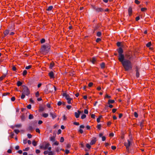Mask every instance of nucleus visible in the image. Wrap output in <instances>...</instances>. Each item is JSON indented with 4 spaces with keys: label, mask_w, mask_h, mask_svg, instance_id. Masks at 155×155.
<instances>
[{
    "label": "nucleus",
    "mask_w": 155,
    "mask_h": 155,
    "mask_svg": "<svg viewBox=\"0 0 155 155\" xmlns=\"http://www.w3.org/2000/svg\"><path fill=\"white\" fill-rule=\"evenodd\" d=\"M55 150L57 152H59L61 150H62L63 151H64V149H60L59 147H55Z\"/></svg>",
    "instance_id": "obj_14"
},
{
    "label": "nucleus",
    "mask_w": 155,
    "mask_h": 155,
    "mask_svg": "<svg viewBox=\"0 0 155 155\" xmlns=\"http://www.w3.org/2000/svg\"><path fill=\"white\" fill-rule=\"evenodd\" d=\"M36 153L38 154L40 152V151L38 149L36 150L35 151Z\"/></svg>",
    "instance_id": "obj_63"
},
{
    "label": "nucleus",
    "mask_w": 155,
    "mask_h": 155,
    "mask_svg": "<svg viewBox=\"0 0 155 155\" xmlns=\"http://www.w3.org/2000/svg\"><path fill=\"white\" fill-rule=\"evenodd\" d=\"M55 140V138L54 137H50V140L52 142H54Z\"/></svg>",
    "instance_id": "obj_24"
},
{
    "label": "nucleus",
    "mask_w": 155,
    "mask_h": 155,
    "mask_svg": "<svg viewBox=\"0 0 155 155\" xmlns=\"http://www.w3.org/2000/svg\"><path fill=\"white\" fill-rule=\"evenodd\" d=\"M78 132L81 134L83 133V130L81 128H80V129L78 130Z\"/></svg>",
    "instance_id": "obj_51"
},
{
    "label": "nucleus",
    "mask_w": 155,
    "mask_h": 155,
    "mask_svg": "<svg viewBox=\"0 0 155 155\" xmlns=\"http://www.w3.org/2000/svg\"><path fill=\"white\" fill-rule=\"evenodd\" d=\"M15 99V97H13L11 98V100L12 101H14Z\"/></svg>",
    "instance_id": "obj_58"
},
{
    "label": "nucleus",
    "mask_w": 155,
    "mask_h": 155,
    "mask_svg": "<svg viewBox=\"0 0 155 155\" xmlns=\"http://www.w3.org/2000/svg\"><path fill=\"white\" fill-rule=\"evenodd\" d=\"M95 10L97 12H102L104 10L101 8H95Z\"/></svg>",
    "instance_id": "obj_9"
},
{
    "label": "nucleus",
    "mask_w": 155,
    "mask_h": 155,
    "mask_svg": "<svg viewBox=\"0 0 155 155\" xmlns=\"http://www.w3.org/2000/svg\"><path fill=\"white\" fill-rule=\"evenodd\" d=\"M53 8V7L52 6H49L47 9V10L48 11H50Z\"/></svg>",
    "instance_id": "obj_23"
},
{
    "label": "nucleus",
    "mask_w": 155,
    "mask_h": 155,
    "mask_svg": "<svg viewBox=\"0 0 155 155\" xmlns=\"http://www.w3.org/2000/svg\"><path fill=\"white\" fill-rule=\"evenodd\" d=\"M96 61V58L95 57H93L91 60L92 63L93 64H94Z\"/></svg>",
    "instance_id": "obj_15"
},
{
    "label": "nucleus",
    "mask_w": 155,
    "mask_h": 155,
    "mask_svg": "<svg viewBox=\"0 0 155 155\" xmlns=\"http://www.w3.org/2000/svg\"><path fill=\"white\" fill-rule=\"evenodd\" d=\"M84 112L85 114H88V111L87 109H85L84 111Z\"/></svg>",
    "instance_id": "obj_54"
},
{
    "label": "nucleus",
    "mask_w": 155,
    "mask_h": 155,
    "mask_svg": "<svg viewBox=\"0 0 155 155\" xmlns=\"http://www.w3.org/2000/svg\"><path fill=\"white\" fill-rule=\"evenodd\" d=\"M91 118L94 119L95 118V115L94 114H92L91 115Z\"/></svg>",
    "instance_id": "obj_45"
},
{
    "label": "nucleus",
    "mask_w": 155,
    "mask_h": 155,
    "mask_svg": "<svg viewBox=\"0 0 155 155\" xmlns=\"http://www.w3.org/2000/svg\"><path fill=\"white\" fill-rule=\"evenodd\" d=\"M114 102L115 101L114 100L110 99L108 101V104H113Z\"/></svg>",
    "instance_id": "obj_17"
},
{
    "label": "nucleus",
    "mask_w": 155,
    "mask_h": 155,
    "mask_svg": "<svg viewBox=\"0 0 155 155\" xmlns=\"http://www.w3.org/2000/svg\"><path fill=\"white\" fill-rule=\"evenodd\" d=\"M147 10V8H141V11L142 12H145Z\"/></svg>",
    "instance_id": "obj_30"
},
{
    "label": "nucleus",
    "mask_w": 155,
    "mask_h": 155,
    "mask_svg": "<svg viewBox=\"0 0 155 155\" xmlns=\"http://www.w3.org/2000/svg\"><path fill=\"white\" fill-rule=\"evenodd\" d=\"M9 33V30H5L4 32L5 36H7V35H8Z\"/></svg>",
    "instance_id": "obj_19"
},
{
    "label": "nucleus",
    "mask_w": 155,
    "mask_h": 155,
    "mask_svg": "<svg viewBox=\"0 0 155 155\" xmlns=\"http://www.w3.org/2000/svg\"><path fill=\"white\" fill-rule=\"evenodd\" d=\"M102 117V116H100L99 117L97 118V121L98 123L100 122V120L101 118Z\"/></svg>",
    "instance_id": "obj_26"
},
{
    "label": "nucleus",
    "mask_w": 155,
    "mask_h": 155,
    "mask_svg": "<svg viewBox=\"0 0 155 155\" xmlns=\"http://www.w3.org/2000/svg\"><path fill=\"white\" fill-rule=\"evenodd\" d=\"M66 107L68 110H69L71 107V105H68L66 106Z\"/></svg>",
    "instance_id": "obj_50"
},
{
    "label": "nucleus",
    "mask_w": 155,
    "mask_h": 155,
    "mask_svg": "<svg viewBox=\"0 0 155 155\" xmlns=\"http://www.w3.org/2000/svg\"><path fill=\"white\" fill-rule=\"evenodd\" d=\"M126 56L128 59V60L130 61L132 58V56L130 54L126 55Z\"/></svg>",
    "instance_id": "obj_10"
},
{
    "label": "nucleus",
    "mask_w": 155,
    "mask_h": 155,
    "mask_svg": "<svg viewBox=\"0 0 155 155\" xmlns=\"http://www.w3.org/2000/svg\"><path fill=\"white\" fill-rule=\"evenodd\" d=\"M86 147L87 148L89 149H90V148H91V145L88 143H87L86 144Z\"/></svg>",
    "instance_id": "obj_36"
},
{
    "label": "nucleus",
    "mask_w": 155,
    "mask_h": 155,
    "mask_svg": "<svg viewBox=\"0 0 155 155\" xmlns=\"http://www.w3.org/2000/svg\"><path fill=\"white\" fill-rule=\"evenodd\" d=\"M32 144L34 146H36L37 145V142H35V140H33L32 142Z\"/></svg>",
    "instance_id": "obj_33"
},
{
    "label": "nucleus",
    "mask_w": 155,
    "mask_h": 155,
    "mask_svg": "<svg viewBox=\"0 0 155 155\" xmlns=\"http://www.w3.org/2000/svg\"><path fill=\"white\" fill-rule=\"evenodd\" d=\"M97 141V139L95 137H94L93 139L91 140L90 144L91 145L94 144Z\"/></svg>",
    "instance_id": "obj_8"
},
{
    "label": "nucleus",
    "mask_w": 155,
    "mask_h": 155,
    "mask_svg": "<svg viewBox=\"0 0 155 155\" xmlns=\"http://www.w3.org/2000/svg\"><path fill=\"white\" fill-rule=\"evenodd\" d=\"M81 113V111L80 110H78L77 112H75L74 113V115L76 118H78L80 116Z\"/></svg>",
    "instance_id": "obj_7"
},
{
    "label": "nucleus",
    "mask_w": 155,
    "mask_h": 155,
    "mask_svg": "<svg viewBox=\"0 0 155 155\" xmlns=\"http://www.w3.org/2000/svg\"><path fill=\"white\" fill-rule=\"evenodd\" d=\"M31 67V65H28V66H26L25 68V69H28L30 68Z\"/></svg>",
    "instance_id": "obj_39"
},
{
    "label": "nucleus",
    "mask_w": 155,
    "mask_h": 155,
    "mask_svg": "<svg viewBox=\"0 0 155 155\" xmlns=\"http://www.w3.org/2000/svg\"><path fill=\"white\" fill-rule=\"evenodd\" d=\"M93 84L92 82H90L89 83L88 86L89 87H91L93 86Z\"/></svg>",
    "instance_id": "obj_38"
},
{
    "label": "nucleus",
    "mask_w": 155,
    "mask_h": 155,
    "mask_svg": "<svg viewBox=\"0 0 155 155\" xmlns=\"http://www.w3.org/2000/svg\"><path fill=\"white\" fill-rule=\"evenodd\" d=\"M36 132L39 133H40V130L38 128H36L35 130Z\"/></svg>",
    "instance_id": "obj_59"
},
{
    "label": "nucleus",
    "mask_w": 155,
    "mask_h": 155,
    "mask_svg": "<svg viewBox=\"0 0 155 155\" xmlns=\"http://www.w3.org/2000/svg\"><path fill=\"white\" fill-rule=\"evenodd\" d=\"M14 131L15 133L17 134H18L19 132V131L18 130H14Z\"/></svg>",
    "instance_id": "obj_52"
},
{
    "label": "nucleus",
    "mask_w": 155,
    "mask_h": 155,
    "mask_svg": "<svg viewBox=\"0 0 155 155\" xmlns=\"http://www.w3.org/2000/svg\"><path fill=\"white\" fill-rule=\"evenodd\" d=\"M111 124V122L110 121H109L107 123V125L108 126H110Z\"/></svg>",
    "instance_id": "obj_62"
},
{
    "label": "nucleus",
    "mask_w": 155,
    "mask_h": 155,
    "mask_svg": "<svg viewBox=\"0 0 155 155\" xmlns=\"http://www.w3.org/2000/svg\"><path fill=\"white\" fill-rule=\"evenodd\" d=\"M44 110V108L43 107H39V111L41 112L43 111Z\"/></svg>",
    "instance_id": "obj_22"
},
{
    "label": "nucleus",
    "mask_w": 155,
    "mask_h": 155,
    "mask_svg": "<svg viewBox=\"0 0 155 155\" xmlns=\"http://www.w3.org/2000/svg\"><path fill=\"white\" fill-rule=\"evenodd\" d=\"M48 153H49V152H48V151H46V150L44 151L43 153L44 154H45V155H46L47 154H48Z\"/></svg>",
    "instance_id": "obj_57"
},
{
    "label": "nucleus",
    "mask_w": 155,
    "mask_h": 155,
    "mask_svg": "<svg viewBox=\"0 0 155 155\" xmlns=\"http://www.w3.org/2000/svg\"><path fill=\"white\" fill-rule=\"evenodd\" d=\"M111 97L110 96L108 95V94H106L105 96V98H110Z\"/></svg>",
    "instance_id": "obj_42"
},
{
    "label": "nucleus",
    "mask_w": 155,
    "mask_h": 155,
    "mask_svg": "<svg viewBox=\"0 0 155 155\" xmlns=\"http://www.w3.org/2000/svg\"><path fill=\"white\" fill-rule=\"evenodd\" d=\"M29 147H27L25 149L23 150V151H28L29 150Z\"/></svg>",
    "instance_id": "obj_60"
},
{
    "label": "nucleus",
    "mask_w": 155,
    "mask_h": 155,
    "mask_svg": "<svg viewBox=\"0 0 155 155\" xmlns=\"http://www.w3.org/2000/svg\"><path fill=\"white\" fill-rule=\"evenodd\" d=\"M7 74H4L3 75L0 77V81L2 80L6 76Z\"/></svg>",
    "instance_id": "obj_13"
},
{
    "label": "nucleus",
    "mask_w": 155,
    "mask_h": 155,
    "mask_svg": "<svg viewBox=\"0 0 155 155\" xmlns=\"http://www.w3.org/2000/svg\"><path fill=\"white\" fill-rule=\"evenodd\" d=\"M54 66V63L53 62H51L50 63V65L49 66L50 68L51 69Z\"/></svg>",
    "instance_id": "obj_28"
},
{
    "label": "nucleus",
    "mask_w": 155,
    "mask_h": 155,
    "mask_svg": "<svg viewBox=\"0 0 155 155\" xmlns=\"http://www.w3.org/2000/svg\"><path fill=\"white\" fill-rule=\"evenodd\" d=\"M34 117L33 116L32 114H30L29 116V119H32Z\"/></svg>",
    "instance_id": "obj_35"
},
{
    "label": "nucleus",
    "mask_w": 155,
    "mask_h": 155,
    "mask_svg": "<svg viewBox=\"0 0 155 155\" xmlns=\"http://www.w3.org/2000/svg\"><path fill=\"white\" fill-rule=\"evenodd\" d=\"M23 90L21 98V99H23L25 97V95L28 96L30 94V92L28 88L25 85H23Z\"/></svg>",
    "instance_id": "obj_2"
},
{
    "label": "nucleus",
    "mask_w": 155,
    "mask_h": 155,
    "mask_svg": "<svg viewBox=\"0 0 155 155\" xmlns=\"http://www.w3.org/2000/svg\"><path fill=\"white\" fill-rule=\"evenodd\" d=\"M135 3L136 4L138 5L140 3V2L138 0H135Z\"/></svg>",
    "instance_id": "obj_44"
},
{
    "label": "nucleus",
    "mask_w": 155,
    "mask_h": 155,
    "mask_svg": "<svg viewBox=\"0 0 155 155\" xmlns=\"http://www.w3.org/2000/svg\"><path fill=\"white\" fill-rule=\"evenodd\" d=\"M132 141L130 140H128L127 142H124V145L126 147L127 150L129 152V147L131 145Z\"/></svg>",
    "instance_id": "obj_6"
},
{
    "label": "nucleus",
    "mask_w": 155,
    "mask_h": 155,
    "mask_svg": "<svg viewBox=\"0 0 155 155\" xmlns=\"http://www.w3.org/2000/svg\"><path fill=\"white\" fill-rule=\"evenodd\" d=\"M128 12L129 16H131V15L132 12V10L131 7H130L129 8Z\"/></svg>",
    "instance_id": "obj_11"
},
{
    "label": "nucleus",
    "mask_w": 155,
    "mask_h": 155,
    "mask_svg": "<svg viewBox=\"0 0 155 155\" xmlns=\"http://www.w3.org/2000/svg\"><path fill=\"white\" fill-rule=\"evenodd\" d=\"M45 42V40L44 38H42L41 40V43L42 44L44 43Z\"/></svg>",
    "instance_id": "obj_41"
},
{
    "label": "nucleus",
    "mask_w": 155,
    "mask_h": 155,
    "mask_svg": "<svg viewBox=\"0 0 155 155\" xmlns=\"http://www.w3.org/2000/svg\"><path fill=\"white\" fill-rule=\"evenodd\" d=\"M22 84V83L21 81H18L17 82V85L18 86H20Z\"/></svg>",
    "instance_id": "obj_25"
},
{
    "label": "nucleus",
    "mask_w": 155,
    "mask_h": 155,
    "mask_svg": "<svg viewBox=\"0 0 155 155\" xmlns=\"http://www.w3.org/2000/svg\"><path fill=\"white\" fill-rule=\"evenodd\" d=\"M140 74L138 72V69L137 68H136V76L137 78H138L139 77Z\"/></svg>",
    "instance_id": "obj_18"
},
{
    "label": "nucleus",
    "mask_w": 155,
    "mask_h": 155,
    "mask_svg": "<svg viewBox=\"0 0 155 155\" xmlns=\"http://www.w3.org/2000/svg\"><path fill=\"white\" fill-rule=\"evenodd\" d=\"M62 96L65 97V98L67 101L68 103V104H71L72 103L71 101H72V98H71L70 96L65 93H63Z\"/></svg>",
    "instance_id": "obj_5"
},
{
    "label": "nucleus",
    "mask_w": 155,
    "mask_h": 155,
    "mask_svg": "<svg viewBox=\"0 0 155 155\" xmlns=\"http://www.w3.org/2000/svg\"><path fill=\"white\" fill-rule=\"evenodd\" d=\"M21 120L23 121H24L25 120V117L24 115H22L21 116Z\"/></svg>",
    "instance_id": "obj_20"
},
{
    "label": "nucleus",
    "mask_w": 155,
    "mask_h": 155,
    "mask_svg": "<svg viewBox=\"0 0 155 155\" xmlns=\"http://www.w3.org/2000/svg\"><path fill=\"white\" fill-rule=\"evenodd\" d=\"M151 42H149L146 44V46L147 47H149L151 46Z\"/></svg>",
    "instance_id": "obj_27"
},
{
    "label": "nucleus",
    "mask_w": 155,
    "mask_h": 155,
    "mask_svg": "<svg viewBox=\"0 0 155 155\" xmlns=\"http://www.w3.org/2000/svg\"><path fill=\"white\" fill-rule=\"evenodd\" d=\"M64 141V138L62 137H61L60 138V141L61 142H63Z\"/></svg>",
    "instance_id": "obj_55"
},
{
    "label": "nucleus",
    "mask_w": 155,
    "mask_h": 155,
    "mask_svg": "<svg viewBox=\"0 0 155 155\" xmlns=\"http://www.w3.org/2000/svg\"><path fill=\"white\" fill-rule=\"evenodd\" d=\"M65 152L66 154H68L69 153V151L68 150H66L65 151Z\"/></svg>",
    "instance_id": "obj_48"
},
{
    "label": "nucleus",
    "mask_w": 155,
    "mask_h": 155,
    "mask_svg": "<svg viewBox=\"0 0 155 155\" xmlns=\"http://www.w3.org/2000/svg\"><path fill=\"white\" fill-rule=\"evenodd\" d=\"M53 153L52 151H50L49 152L48 155H53Z\"/></svg>",
    "instance_id": "obj_64"
},
{
    "label": "nucleus",
    "mask_w": 155,
    "mask_h": 155,
    "mask_svg": "<svg viewBox=\"0 0 155 155\" xmlns=\"http://www.w3.org/2000/svg\"><path fill=\"white\" fill-rule=\"evenodd\" d=\"M101 67L102 68H104L105 67V64L104 63H102L101 64Z\"/></svg>",
    "instance_id": "obj_31"
},
{
    "label": "nucleus",
    "mask_w": 155,
    "mask_h": 155,
    "mask_svg": "<svg viewBox=\"0 0 155 155\" xmlns=\"http://www.w3.org/2000/svg\"><path fill=\"white\" fill-rule=\"evenodd\" d=\"M27 72L26 70H24L23 71L22 75L23 76H25L27 74Z\"/></svg>",
    "instance_id": "obj_32"
},
{
    "label": "nucleus",
    "mask_w": 155,
    "mask_h": 155,
    "mask_svg": "<svg viewBox=\"0 0 155 155\" xmlns=\"http://www.w3.org/2000/svg\"><path fill=\"white\" fill-rule=\"evenodd\" d=\"M59 144V142L57 141H55L53 144L55 145H58Z\"/></svg>",
    "instance_id": "obj_47"
},
{
    "label": "nucleus",
    "mask_w": 155,
    "mask_h": 155,
    "mask_svg": "<svg viewBox=\"0 0 155 155\" xmlns=\"http://www.w3.org/2000/svg\"><path fill=\"white\" fill-rule=\"evenodd\" d=\"M86 117V115H85L84 114H83L81 116V119H84Z\"/></svg>",
    "instance_id": "obj_34"
},
{
    "label": "nucleus",
    "mask_w": 155,
    "mask_h": 155,
    "mask_svg": "<svg viewBox=\"0 0 155 155\" xmlns=\"http://www.w3.org/2000/svg\"><path fill=\"white\" fill-rule=\"evenodd\" d=\"M15 126L16 127H20L21 126V124H17L15 125Z\"/></svg>",
    "instance_id": "obj_40"
},
{
    "label": "nucleus",
    "mask_w": 155,
    "mask_h": 155,
    "mask_svg": "<svg viewBox=\"0 0 155 155\" xmlns=\"http://www.w3.org/2000/svg\"><path fill=\"white\" fill-rule=\"evenodd\" d=\"M117 111V109L115 108H114L112 110V112L113 113H115Z\"/></svg>",
    "instance_id": "obj_61"
},
{
    "label": "nucleus",
    "mask_w": 155,
    "mask_h": 155,
    "mask_svg": "<svg viewBox=\"0 0 155 155\" xmlns=\"http://www.w3.org/2000/svg\"><path fill=\"white\" fill-rule=\"evenodd\" d=\"M101 33L100 31L98 32L97 33V36L100 37H101Z\"/></svg>",
    "instance_id": "obj_29"
},
{
    "label": "nucleus",
    "mask_w": 155,
    "mask_h": 155,
    "mask_svg": "<svg viewBox=\"0 0 155 155\" xmlns=\"http://www.w3.org/2000/svg\"><path fill=\"white\" fill-rule=\"evenodd\" d=\"M62 104V102L61 101H59L58 102L57 105L58 106H60Z\"/></svg>",
    "instance_id": "obj_43"
},
{
    "label": "nucleus",
    "mask_w": 155,
    "mask_h": 155,
    "mask_svg": "<svg viewBox=\"0 0 155 155\" xmlns=\"http://www.w3.org/2000/svg\"><path fill=\"white\" fill-rule=\"evenodd\" d=\"M50 115L52 117L53 119H54L56 117V115L55 114L51 113Z\"/></svg>",
    "instance_id": "obj_16"
},
{
    "label": "nucleus",
    "mask_w": 155,
    "mask_h": 155,
    "mask_svg": "<svg viewBox=\"0 0 155 155\" xmlns=\"http://www.w3.org/2000/svg\"><path fill=\"white\" fill-rule=\"evenodd\" d=\"M67 117L65 115H64L63 117V120H67Z\"/></svg>",
    "instance_id": "obj_49"
},
{
    "label": "nucleus",
    "mask_w": 155,
    "mask_h": 155,
    "mask_svg": "<svg viewBox=\"0 0 155 155\" xmlns=\"http://www.w3.org/2000/svg\"><path fill=\"white\" fill-rule=\"evenodd\" d=\"M49 47L48 45H43L41 49V51L43 53H48L49 51Z\"/></svg>",
    "instance_id": "obj_4"
},
{
    "label": "nucleus",
    "mask_w": 155,
    "mask_h": 155,
    "mask_svg": "<svg viewBox=\"0 0 155 155\" xmlns=\"http://www.w3.org/2000/svg\"><path fill=\"white\" fill-rule=\"evenodd\" d=\"M101 124H98L97 126V127L98 129H99V130H100L101 129Z\"/></svg>",
    "instance_id": "obj_37"
},
{
    "label": "nucleus",
    "mask_w": 155,
    "mask_h": 155,
    "mask_svg": "<svg viewBox=\"0 0 155 155\" xmlns=\"http://www.w3.org/2000/svg\"><path fill=\"white\" fill-rule=\"evenodd\" d=\"M35 96L36 97H38L39 96V93L38 92H37L35 94Z\"/></svg>",
    "instance_id": "obj_56"
},
{
    "label": "nucleus",
    "mask_w": 155,
    "mask_h": 155,
    "mask_svg": "<svg viewBox=\"0 0 155 155\" xmlns=\"http://www.w3.org/2000/svg\"><path fill=\"white\" fill-rule=\"evenodd\" d=\"M118 60L122 64L125 71H128L131 69L132 66L130 61L125 59L124 55L123 54V51L121 48H120L118 50Z\"/></svg>",
    "instance_id": "obj_1"
},
{
    "label": "nucleus",
    "mask_w": 155,
    "mask_h": 155,
    "mask_svg": "<svg viewBox=\"0 0 155 155\" xmlns=\"http://www.w3.org/2000/svg\"><path fill=\"white\" fill-rule=\"evenodd\" d=\"M50 145V144L49 143L44 142L42 144L40 145V149H43L45 150L48 149L49 151H51V147H49Z\"/></svg>",
    "instance_id": "obj_3"
},
{
    "label": "nucleus",
    "mask_w": 155,
    "mask_h": 155,
    "mask_svg": "<svg viewBox=\"0 0 155 155\" xmlns=\"http://www.w3.org/2000/svg\"><path fill=\"white\" fill-rule=\"evenodd\" d=\"M48 75L51 78H54V74L52 71L50 72L49 73Z\"/></svg>",
    "instance_id": "obj_12"
},
{
    "label": "nucleus",
    "mask_w": 155,
    "mask_h": 155,
    "mask_svg": "<svg viewBox=\"0 0 155 155\" xmlns=\"http://www.w3.org/2000/svg\"><path fill=\"white\" fill-rule=\"evenodd\" d=\"M134 116L135 117H138V115L136 112H134Z\"/></svg>",
    "instance_id": "obj_53"
},
{
    "label": "nucleus",
    "mask_w": 155,
    "mask_h": 155,
    "mask_svg": "<svg viewBox=\"0 0 155 155\" xmlns=\"http://www.w3.org/2000/svg\"><path fill=\"white\" fill-rule=\"evenodd\" d=\"M48 116V114L47 113H44L42 115V116L45 118H46Z\"/></svg>",
    "instance_id": "obj_21"
},
{
    "label": "nucleus",
    "mask_w": 155,
    "mask_h": 155,
    "mask_svg": "<svg viewBox=\"0 0 155 155\" xmlns=\"http://www.w3.org/2000/svg\"><path fill=\"white\" fill-rule=\"evenodd\" d=\"M101 39L100 38H97L96 40V41L97 42H99L100 41H101Z\"/></svg>",
    "instance_id": "obj_46"
}]
</instances>
